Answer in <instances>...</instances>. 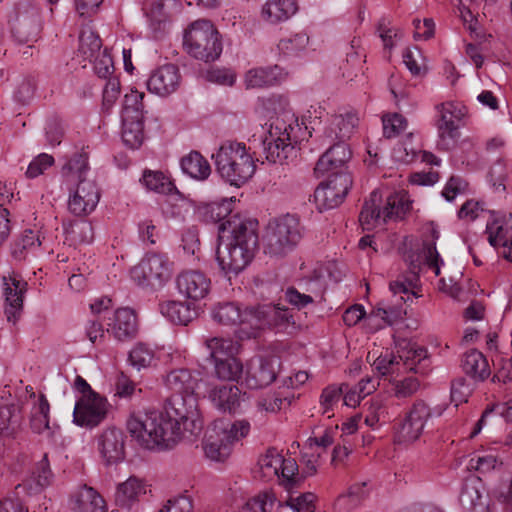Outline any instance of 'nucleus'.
Masks as SVG:
<instances>
[{
  "instance_id": "nucleus-6",
  "label": "nucleus",
  "mask_w": 512,
  "mask_h": 512,
  "mask_svg": "<svg viewBox=\"0 0 512 512\" xmlns=\"http://www.w3.org/2000/svg\"><path fill=\"white\" fill-rule=\"evenodd\" d=\"M216 171L230 185L245 184L255 173V159L242 142L226 141L212 154Z\"/></svg>"
},
{
  "instance_id": "nucleus-42",
  "label": "nucleus",
  "mask_w": 512,
  "mask_h": 512,
  "mask_svg": "<svg viewBox=\"0 0 512 512\" xmlns=\"http://www.w3.org/2000/svg\"><path fill=\"white\" fill-rule=\"evenodd\" d=\"M181 169L185 174L199 181L207 179L211 173L208 161L196 151L182 158Z\"/></svg>"
},
{
  "instance_id": "nucleus-8",
  "label": "nucleus",
  "mask_w": 512,
  "mask_h": 512,
  "mask_svg": "<svg viewBox=\"0 0 512 512\" xmlns=\"http://www.w3.org/2000/svg\"><path fill=\"white\" fill-rule=\"evenodd\" d=\"M183 45L189 55L205 62L218 59L223 48L220 32L208 19H197L187 26Z\"/></svg>"
},
{
  "instance_id": "nucleus-57",
  "label": "nucleus",
  "mask_w": 512,
  "mask_h": 512,
  "mask_svg": "<svg viewBox=\"0 0 512 512\" xmlns=\"http://www.w3.org/2000/svg\"><path fill=\"white\" fill-rule=\"evenodd\" d=\"M403 63L410 71V73L414 76H420L425 74L427 71V67L425 64V59L420 50L416 47L414 48H406L403 51Z\"/></svg>"
},
{
  "instance_id": "nucleus-2",
  "label": "nucleus",
  "mask_w": 512,
  "mask_h": 512,
  "mask_svg": "<svg viewBox=\"0 0 512 512\" xmlns=\"http://www.w3.org/2000/svg\"><path fill=\"white\" fill-rule=\"evenodd\" d=\"M218 231L216 261L220 270L230 278L242 272L255 256L258 247L255 224L236 214L222 222Z\"/></svg>"
},
{
  "instance_id": "nucleus-10",
  "label": "nucleus",
  "mask_w": 512,
  "mask_h": 512,
  "mask_svg": "<svg viewBox=\"0 0 512 512\" xmlns=\"http://www.w3.org/2000/svg\"><path fill=\"white\" fill-rule=\"evenodd\" d=\"M211 317L222 326L235 327V335L240 340L256 337V307L238 302H221L214 305Z\"/></svg>"
},
{
  "instance_id": "nucleus-11",
  "label": "nucleus",
  "mask_w": 512,
  "mask_h": 512,
  "mask_svg": "<svg viewBox=\"0 0 512 512\" xmlns=\"http://www.w3.org/2000/svg\"><path fill=\"white\" fill-rule=\"evenodd\" d=\"M144 93L131 88L124 96L122 108V140L131 149H138L144 142Z\"/></svg>"
},
{
  "instance_id": "nucleus-30",
  "label": "nucleus",
  "mask_w": 512,
  "mask_h": 512,
  "mask_svg": "<svg viewBox=\"0 0 512 512\" xmlns=\"http://www.w3.org/2000/svg\"><path fill=\"white\" fill-rule=\"evenodd\" d=\"M427 229L431 234V240L423 243L421 252L418 255L417 263H414L413 260L411 261L413 274H416V270H420L421 266L423 265L427 266L428 269L433 271L435 276H439L440 268L444 264V261L440 257L435 244V241L439 238V231L433 224H430Z\"/></svg>"
},
{
  "instance_id": "nucleus-50",
  "label": "nucleus",
  "mask_w": 512,
  "mask_h": 512,
  "mask_svg": "<svg viewBox=\"0 0 512 512\" xmlns=\"http://www.w3.org/2000/svg\"><path fill=\"white\" fill-rule=\"evenodd\" d=\"M344 387L347 388V384L341 385H329L323 389L319 404L322 415L331 418L334 415V408L337 407L340 398L343 395Z\"/></svg>"
},
{
  "instance_id": "nucleus-31",
  "label": "nucleus",
  "mask_w": 512,
  "mask_h": 512,
  "mask_svg": "<svg viewBox=\"0 0 512 512\" xmlns=\"http://www.w3.org/2000/svg\"><path fill=\"white\" fill-rule=\"evenodd\" d=\"M311 46L310 33L302 29L280 38L276 48L278 53L285 57H303L308 54Z\"/></svg>"
},
{
  "instance_id": "nucleus-19",
  "label": "nucleus",
  "mask_w": 512,
  "mask_h": 512,
  "mask_svg": "<svg viewBox=\"0 0 512 512\" xmlns=\"http://www.w3.org/2000/svg\"><path fill=\"white\" fill-rule=\"evenodd\" d=\"M431 410L424 402L413 405L396 434V441L400 444H411L422 435Z\"/></svg>"
},
{
  "instance_id": "nucleus-45",
  "label": "nucleus",
  "mask_w": 512,
  "mask_h": 512,
  "mask_svg": "<svg viewBox=\"0 0 512 512\" xmlns=\"http://www.w3.org/2000/svg\"><path fill=\"white\" fill-rule=\"evenodd\" d=\"M373 359V369L381 376H393L402 373L401 361L398 356L386 351L377 355L376 351L369 352L368 359Z\"/></svg>"
},
{
  "instance_id": "nucleus-1",
  "label": "nucleus",
  "mask_w": 512,
  "mask_h": 512,
  "mask_svg": "<svg viewBox=\"0 0 512 512\" xmlns=\"http://www.w3.org/2000/svg\"><path fill=\"white\" fill-rule=\"evenodd\" d=\"M289 106V98L277 93L259 97L256 102L257 113L264 116L281 115L271 123L263 140L266 159L272 163H284L294 152V143L311 136L307 126L302 131L298 118L289 110Z\"/></svg>"
},
{
  "instance_id": "nucleus-17",
  "label": "nucleus",
  "mask_w": 512,
  "mask_h": 512,
  "mask_svg": "<svg viewBox=\"0 0 512 512\" xmlns=\"http://www.w3.org/2000/svg\"><path fill=\"white\" fill-rule=\"evenodd\" d=\"M27 285V282L14 272L2 277L4 311L9 322L15 323L21 314Z\"/></svg>"
},
{
  "instance_id": "nucleus-12",
  "label": "nucleus",
  "mask_w": 512,
  "mask_h": 512,
  "mask_svg": "<svg viewBox=\"0 0 512 512\" xmlns=\"http://www.w3.org/2000/svg\"><path fill=\"white\" fill-rule=\"evenodd\" d=\"M298 466L292 458L284 456L275 448H269L262 454L257 462L255 473L266 481L278 480L282 485L290 488L297 476Z\"/></svg>"
},
{
  "instance_id": "nucleus-15",
  "label": "nucleus",
  "mask_w": 512,
  "mask_h": 512,
  "mask_svg": "<svg viewBox=\"0 0 512 512\" xmlns=\"http://www.w3.org/2000/svg\"><path fill=\"white\" fill-rule=\"evenodd\" d=\"M358 125L359 116L355 111L341 109L326 118L319 139L323 144L345 143L356 132Z\"/></svg>"
},
{
  "instance_id": "nucleus-40",
  "label": "nucleus",
  "mask_w": 512,
  "mask_h": 512,
  "mask_svg": "<svg viewBox=\"0 0 512 512\" xmlns=\"http://www.w3.org/2000/svg\"><path fill=\"white\" fill-rule=\"evenodd\" d=\"M403 313L405 311L399 307H378L366 315L364 324L367 331L373 333L387 325L393 324L394 320L401 317Z\"/></svg>"
},
{
  "instance_id": "nucleus-32",
  "label": "nucleus",
  "mask_w": 512,
  "mask_h": 512,
  "mask_svg": "<svg viewBox=\"0 0 512 512\" xmlns=\"http://www.w3.org/2000/svg\"><path fill=\"white\" fill-rule=\"evenodd\" d=\"M205 457L213 462H224L231 454L232 446L210 424L205 432L202 443Z\"/></svg>"
},
{
  "instance_id": "nucleus-63",
  "label": "nucleus",
  "mask_w": 512,
  "mask_h": 512,
  "mask_svg": "<svg viewBox=\"0 0 512 512\" xmlns=\"http://www.w3.org/2000/svg\"><path fill=\"white\" fill-rule=\"evenodd\" d=\"M386 418V409L381 400L373 399L365 416V424L372 429H376Z\"/></svg>"
},
{
  "instance_id": "nucleus-21",
  "label": "nucleus",
  "mask_w": 512,
  "mask_h": 512,
  "mask_svg": "<svg viewBox=\"0 0 512 512\" xmlns=\"http://www.w3.org/2000/svg\"><path fill=\"white\" fill-rule=\"evenodd\" d=\"M351 151L345 143L333 144L317 161L315 174L317 177H333L339 173H349L347 163Z\"/></svg>"
},
{
  "instance_id": "nucleus-7",
  "label": "nucleus",
  "mask_w": 512,
  "mask_h": 512,
  "mask_svg": "<svg viewBox=\"0 0 512 512\" xmlns=\"http://www.w3.org/2000/svg\"><path fill=\"white\" fill-rule=\"evenodd\" d=\"M409 209L410 200L406 193H390L383 199L380 192L373 191L364 204L359 221L364 230H373L389 221L402 219Z\"/></svg>"
},
{
  "instance_id": "nucleus-43",
  "label": "nucleus",
  "mask_w": 512,
  "mask_h": 512,
  "mask_svg": "<svg viewBox=\"0 0 512 512\" xmlns=\"http://www.w3.org/2000/svg\"><path fill=\"white\" fill-rule=\"evenodd\" d=\"M204 345L212 362L231 355H236L240 348L238 342L218 336L207 338L204 341Z\"/></svg>"
},
{
  "instance_id": "nucleus-14",
  "label": "nucleus",
  "mask_w": 512,
  "mask_h": 512,
  "mask_svg": "<svg viewBox=\"0 0 512 512\" xmlns=\"http://www.w3.org/2000/svg\"><path fill=\"white\" fill-rule=\"evenodd\" d=\"M110 403L99 393H90L77 398L73 410V423L79 427L93 429L108 416Z\"/></svg>"
},
{
  "instance_id": "nucleus-46",
  "label": "nucleus",
  "mask_w": 512,
  "mask_h": 512,
  "mask_svg": "<svg viewBox=\"0 0 512 512\" xmlns=\"http://www.w3.org/2000/svg\"><path fill=\"white\" fill-rule=\"evenodd\" d=\"M141 183L147 190L158 194H170L176 189L170 177L161 171L145 170Z\"/></svg>"
},
{
  "instance_id": "nucleus-51",
  "label": "nucleus",
  "mask_w": 512,
  "mask_h": 512,
  "mask_svg": "<svg viewBox=\"0 0 512 512\" xmlns=\"http://www.w3.org/2000/svg\"><path fill=\"white\" fill-rule=\"evenodd\" d=\"M280 507L281 503L270 491L259 493L246 503V509L251 512H278Z\"/></svg>"
},
{
  "instance_id": "nucleus-24",
  "label": "nucleus",
  "mask_w": 512,
  "mask_h": 512,
  "mask_svg": "<svg viewBox=\"0 0 512 512\" xmlns=\"http://www.w3.org/2000/svg\"><path fill=\"white\" fill-rule=\"evenodd\" d=\"M97 449L106 465L120 463L125 458V436L116 427H108L97 437Z\"/></svg>"
},
{
  "instance_id": "nucleus-61",
  "label": "nucleus",
  "mask_w": 512,
  "mask_h": 512,
  "mask_svg": "<svg viewBox=\"0 0 512 512\" xmlns=\"http://www.w3.org/2000/svg\"><path fill=\"white\" fill-rule=\"evenodd\" d=\"M39 235L33 230H25L21 238L15 244L13 255L17 258L24 257L25 251H31L40 246Z\"/></svg>"
},
{
  "instance_id": "nucleus-33",
  "label": "nucleus",
  "mask_w": 512,
  "mask_h": 512,
  "mask_svg": "<svg viewBox=\"0 0 512 512\" xmlns=\"http://www.w3.org/2000/svg\"><path fill=\"white\" fill-rule=\"evenodd\" d=\"M160 314L176 325H188L196 317L191 303L180 300H165L159 303Z\"/></svg>"
},
{
  "instance_id": "nucleus-23",
  "label": "nucleus",
  "mask_w": 512,
  "mask_h": 512,
  "mask_svg": "<svg viewBox=\"0 0 512 512\" xmlns=\"http://www.w3.org/2000/svg\"><path fill=\"white\" fill-rule=\"evenodd\" d=\"M289 72L280 65L258 66L247 70L243 76L246 89H264L282 84Z\"/></svg>"
},
{
  "instance_id": "nucleus-3",
  "label": "nucleus",
  "mask_w": 512,
  "mask_h": 512,
  "mask_svg": "<svg viewBox=\"0 0 512 512\" xmlns=\"http://www.w3.org/2000/svg\"><path fill=\"white\" fill-rule=\"evenodd\" d=\"M126 429L133 441L150 451H165L180 440L198 434L185 429L184 421L176 419L172 410L131 413Z\"/></svg>"
},
{
  "instance_id": "nucleus-18",
  "label": "nucleus",
  "mask_w": 512,
  "mask_h": 512,
  "mask_svg": "<svg viewBox=\"0 0 512 512\" xmlns=\"http://www.w3.org/2000/svg\"><path fill=\"white\" fill-rule=\"evenodd\" d=\"M279 367L280 360L274 355L251 359L245 371V385L248 388L257 389L271 384L276 378Z\"/></svg>"
},
{
  "instance_id": "nucleus-37",
  "label": "nucleus",
  "mask_w": 512,
  "mask_h": 512,
  "mask_svg": "<svg viewBox=\"0 0 512 512\" xmlns=\"http://www.w3.org/2000/svg\"><path fill=\"white\" fill-rule=\"evenodd\" d=\"M114 336L119 340L132 338L137 333V320L133 310L121 308L115 312L113 322L109 324Z\"/></svg>"
},
{
  "instance_id": "nucleus-55",
  "label": "nucleus",
  "mask_w": 512,
  "mask_h": 512,
  "mask_svg": "<svg viewBox=\"0 0 512 512\" xmlns=\"http://www.w3.org/2000/svg\"><path fill=\"white\" fill-rule=\"evenodd\" d=\"M413 134L409 133L404 142L397 144L392 151V158L401 164H409L418 157L419 147L412 142Z\"/></svg>"
},
{
  "instance_id": "nucleus-27",
  "label": "nucleus",
  "mask_w": 512,
  "mask_h": 512,
  "mask_svg": "<svg viewBox=\"0 0 512 512\" xmlns=\"http://www.w3.org/2000/svg\"><path fill=\"white\" fill-rule=\"evenodd\" d=\"M439 119L437 129L439 136L453 140L458 135L459 123L466 115V108L461 103L446 102L437 106Z\"/></svg>"
},
{
  "instance_id": "nucleus-62",
  "label": "nucleus",
  "mask_w": 512,
  "mask_h": 512,
  "mask_svg": "<svg viewBox=\"0 0 512 512\" xmlns=\"http://www.w3.org/2000/svg\"><path fill=\"white\" fill-rule=\"evenodd\" d=\"M315 495L303 493L298 496H290L285 505L293 512H314Z\"/></svg>"
},
{
  "instance_id": "nucleus-41",
  "label": "nucleus",
  "mask_w": 512,
  "mask_h": 512,
  "mask_svg": "<svg viewBox=\"0 0 512 512\" xmlns=\"http://www.w3.org/2000/svg\"><path fill=\"white\" fill-rule=\"evenodd\" d=\"M129 362L137 370L154 367L159 362L157 349L146 343H136L129 352Z\"/></svg>"
},
{
  "instance_id": "nucleus-35",
  "label": "nucleus",
  "mask_w": 512,
  "mask_h": 512,
  "mask_svg": "<svg viewBox=\"0 0 512 512\" xmlns=\"http://www.w3.org/2000/svg\"><path fill=\"white\" fill-rule=\"evenodd\" d=\"M52 480V472L50 470L47 456L44 455L42 459L36 464L32 475L23 484H19L16 489H22L28 495H33L40 492L43 488L48 486ZM20 493V492H17Z\"/></svg>"
},
{
  "instance_id": "nucleus-28",
  "label": "nucleus",
  "mask_w": 512,
  "mask_h": 512,
  "mask_svg": "<svg viewBox=\"0 0 512 512\" xmlns=\"http://www.w3.org/2000/svg\"><path fill=\"white\" fill-rule=\"evenodd\" d=\"M256 335L266 327H275L282 331L294 328L295 321L289 309L279 305H260L256 307Z\"/></svg>"
},
{
  "instance_id": "nucleus-49",
  "label": "nucleus",
  "mask_w": 512,
  "mask_h": 512,
  "mask_svg": "<svg viewBox=\"0 0 512 512\" xmlns=\"http://www.w3.org/2000/svg\"><path fill=\"white\" fill-rule=\"evenodd\" d=\"M50 405L44 395H40L31 411V428L36 433L49 429Z\"/></svg>"
},
{
  "instance_id": "nucleus-5",
  "label": "nucleus",
  "mask_w": 512,
  "mask_h": 512,
  "mask_svg": "<svg viewBox=\"0 0 512 512\" xmlns=\"http://www.w3.org/2000/svg\"><path fill=\"white\" fill-rule=\"evenodd\" d=\"M88 171L87 158L77 154L63 167L62 174L69 186L68 208L76 216L92 213L100 200V192L96 183L86 178Z\"/></svg>"
},
{
  "instance_id": "nucleus-16",
  "label": "nucleus",
  "mask_w": 512,
  "mask_h": 512,
  "mask_svg": "<svg viewBox=\"0 0 512 512\" xmlns=\"http://www.w3.org/2000/svg\"><path fill=\"white\" fill-rule=\"evenodd\" d=\"M316 188L314 198L320 210L333 209L339 206L352 186L350 173H339L333 177H325Z\"/></svg>"
},
{
  "instance_id": "nucleus-22",
  "label": "nucleus",
  "mask_w": 512,
  "mask_h": 512,
  "mask_svg": "<svg viewBox=\"0 0 512 512\" xmlns=\"http://www.w3.org/2000/svg\"><path fill=\"white\" fill-rule=\"evenodd\" d=\"M205 396L218 410L229 413L240 410L246 400V393L232 384H207Z\"/></svg>"
},
{
  "instance_id": "nucleus-56",
  "label": "nucleus",
  "mask_w": 512,
  "mask_h": 512,
  "mask_svg": "<svg viewBox=\"0 0 512 512\" xmlns=\"http://www.w3.org/2000/svg\"><path fill=\"white\" fill-rule=\"evenodd\" d=\"M170 0H147L144 11L152 23H165L169 19Z\"/></svg>"
},
{
  "instance_id": "nucleus-59",
  "label": "nucleus",
  "mask_w": 512,
  "mask_h": 512,
  "mask_svg": "<svg viewBox=\"0 0 512 512\" xmlns=\"http://www.w3.org/2000/svg\"><path fill=\"white\" fill-rule=\"evenodd\" d=\"M495 408L500 409V414L508 421H512V399L507 400L501 405L491 406L485 409L481 418L476 423L474 430L470 434V438L477 436L486 425V419L494 412Z\"/></svg>"
},
{
  "instance_id": "nucleus-4",
  "label": "nucleus",
  "mask_w": 512,
  "mask_h": 512,
  "mask_svg": "<svg viewBox=\"0 0 512 512\" xmlns=\"http://www.w3.org/2000/svg\"><path fill=\"white\" fill-rule=\"evenodd\" d=\"M199 381L200 373L186 368L172 370L165 377V385L173 393L168 408L176 419L184 421L190 432H200L202 428L196 397Z\"/></svg>"
},
{
  "instance_id": "nucleus-9",
  "label": "nucleus",
  "mask_w": 512,
  "mask_h": 512,
  "mask_svg": "<svg viewBox=\"0 0 512 512\" xmlns=\"http://www.w3.org/2000/svg\"><path fill=\"white\" fill-rule=\"evenodd\" d=\"M302 237L297 217L285 215L269 223L264 236L265 253L282 257L290 253Z\"/></svg>"
},
{
  "instance_id": "nucleus-47",
  "label": "nucleus",
  "mask_w": 512,
  "mask_h": 512,
  "mask_svg": "<svg viewBox=\"0 0 512 512\" xmlns=\"http://www.w3.org/2000/svg\"><path fill=\"white\" fill-rule=\"evenodd\" d=\"M232 199H224L221 202L206 203L199 207L198 212L207 222L228 220L232 215Z\"/></svg>"
},
{
  "instance_id": "nucleus-64",
  "label": "nucleus",
  "mask_w": 512,
  "mask_h": 512,
  "mask_svg": "<svg viewBox=\"0 0 512 512\" xmlns=\"http://www.w3.org/2000/svg\"><path fill=\"white\" fill-rule=\"evenodd\" d=\"M236 73L229 68H213L206 72V79L221 86H233L236 82Z\"/></svg>"
},
{
  "instance_id": "nucleus-53",
  "label": "nucleus",
  "mask_w": 512,
  "mask_h": 512,
  "mask_svg": "<svg viewBox=\"0 0 512 512\" xmlns=\"http://www.w3.org/2000/svg\"><path fill=\"white\" fill-rule=\"evenodd\" d=\"M416 286L417 276L414 274L408 279H397L391 282L389 287L394 297L399 296V299H396V304H398L399 301L407 302L410 301L412 297H418L415 291Z\"/></svg>"
},
{
  "instance_id": "nucleus-20",
  "label": "nucleus",
  "mask_w": 512,
  "mask_h": 512,
  "mask_svg": "<svg viewBox=\"0 0 512 512\" xmlns=\"http://www.w3.org/2000/svg\"><path fill=\"white\" fill-rule=\"evenodd\" d=\"M176 285L180 295L191 302L201 301L210 294L211 279L199 270H185L176 278Z\"/></svg>"
},
{
  "instance_id": "nucleus-54",
  "label": "nucleus",
  "mask_w": 512,
  "mask_h": 512,
  "mask_svg": "<svg viewBox=\"0 0 512 512\" xmlns=\"http://www.w3.org/2000/svg\"><path fill=\"white\" fill-rule=\"evenodd\" d=\"M398 358L399 361H401L402 372L407 370L412 371L415 370L416 364L426 358V350L415 344L408 343L405 348L401 350Z\"/></svg>"
},
{
  "instance_id": "nucleus-52",
  "label": "nucleus",
  "mask_w": 512,
  "mask_h": 512,
  "mask_svg": "<svg viewBox=\"0 0 512 512\" xmlns=\"http://www.w3.org/2000/svg\"><path fill=\"white\" fill-rule=\"evenodd\" d=\"M102 43L99 36L90 28H84L79 37V52L87 59L101 53Z\"/></svg>"
},
{
  "instance_id": "nucleus-29",
  "label": "nucleus",
  "mask_w": 512,
  "mask_h": 512,
  "mask_svg": "<svg viewBox=\"0 0 512 512\" xmlns=\"http://www.w3.org/2000/svg\"><path fill=\"white\" fill-rule=\"evenodd\" d=\"M69 507L73 512H107L104 498L87 485L77 488L71 494Z\"/></svg>"
},
{
  "instance_id": "nucleus-58",
  "label": "nucleus",
  "mask_w": 512,
  "mask_h": 512,
  "mask_svg": "<svg viewBox=\"0 0 512 512\" xmlns=\"http://www.w3.org/2000/svg\"><path fill=\"white\" fill-rule=\"evenodd\" d=\"M89 60L93 62L94 71L100 78L109 79L112 76L114 64L107 49L102 50L101 53Z\"/></svg>"
},
{
  "instance_id": "nucleus-34",
  "label": "nucleus",
  "mask_w": 512,
  "mask_h": 512,
  "mask_svg": "<svg viewBox=\"0 0 512 512\" xmlns=\"http://www.w3.org/2000/svg\"><path fill=\"white\" fill-rule=\"evenodd\" d=\"M147 488L143 480L137 477H129L117 486L115 501L117 505L130 509L139 499L146 494Z\"/></svg>"
},
{
  "instance_id": "nucleus-38",
  "label": "nucleus",
  "mask_w": 512,
  "mask_h": 512,
  "mask_svg": "<svg viewBox=\"0 0 512 512\" xmlns=\"http://www.w3.org/2000/svg\"><path fill=\"white\" fill-rule=\"evenodd\" d=\"M211 425L220 433L231 446L234 443L246 438L251 430V424L246 419H239L233 422L224 419H218Z\"/></svg>"
},
{
  "instance_id": "nucleus-26",
  "label": "nucleus",
  "mask_w": 512,
  "mask_h": 512,
  "mask_svg": "<svg viewBox=\"0 0 512 512\" xmlns=\"http://www.w3.org/2000/svg\"><path fill=\"white\" fill-rule=\"evenodd\" d=\"M181 76L175 65H163L153 71L146 85L150 93L166 97L174 93L180 86Z\"/></svg>"
},
{
  "instance_id": "nucleus-25",
  "label": "nucleus",
  "mask_w": 512,
  "mask_h": 512,
  "mask_svg": "<svg viewBox=\"0 0 512 512\" xmlns=\"http://www.w3.org/2000/svg\"><path fill=\"white\" fill-rule=\"evenodd\" d=\"M296 0H265L259 7V20L268 26H278L288 22L298 12Z\"/></svg>"
},
{
  "instance_id": "nucleus-13",
  "label": "nucleus",
  "mask_w": 512,
  "mask_h": 512,
  "mask_svg": "<svg viewBox=\"0 0 512 512\" xmlns=\"http://www.w3.org/2000/svg\"><path fill=\"white\" fill-rule=\"evenodd\" d=\"M130 276L137 285L158 290L169 281L171 269L163 255L147 254L131 269Z\"/></svg>"
},
{
  "instance_id": "nucleus-44",
  "label": "nucleus",
  "mask_w": 512,
  "mask_h": 512,
  "mask_svg": "<svg viewBox=\"0 0 512 512\" xmlns=\"http://www.w3.org/2000/svg\"><path fill=\"white\" fill-rule=\"evenodd\" d=\"M462 367L466 374L476 380H484L490 375L487 359L477 350L468 351L464 355Z\"/></svg>"
},
{
  "instance_id": "nucleus-60",
  "label": "nucleus",
  "mask_w": 512,
  "mask_h": 512,
  "mask_svg": "<svg viewBox=\"0 0 512 512\" xmlns=\"http://www.w3.org/2000/svg\"><path fill=\"white\" fill-rule=\"evenodd\" d=\"M382 122L384 135L388 138L397 136L407 128V120L398 113L385 115Z\"/></svg>"
},
{
  "instance_id": "nucleus-36",
  "label": "nucleus",
  "mask_w": 512,
  "mask_h": 512,
  "mask_svg": "<svg viewBox=\"0 0 512 512\" xmlns=\"http://www.w3.org/2000/svg\"><path fill=\"white\" fill-rule=\"evenodd\" d=\"M491 219L487 223L486 232L489 243L493 247H498L500 243H505L510 236L512 225L510 223L511 214L492 211Z\"/></svg>"
},
{
  "instance_id": "nucleus-48",
  "label": "nucleus",
  "mask_w": 512,
  "mask_h": 512,
  "mask_svg": "<svg viewBox=\"0 0 512 512\" xmlns=\"http://www.w3.org/2000/svg\"><path fill=\"white\" fill-rule=\"evenodd\" d=\"M213 365L215 375L221 380H237L243 372V365L236 355L214 361Z\"/></svg>"
},
{
  "instance_id": "nucleus-39",
  "label": "nucleus",
  "mask_w": 512,
  "mask_h": 512,
  "mask_svg": "<svg viewBox=\"0 0 512 512\" xmlns=\"http://www.w3.org/2000/svg\"><path fill=\"white\" fill-rule=\"evenodd\" d=\"M457 9L463 24L467 27L472 35L480 37L481 32L478 27L476 14L478 10L486 5L493 4L496 0H457Z\"/></svg>"
}]
</instances>
